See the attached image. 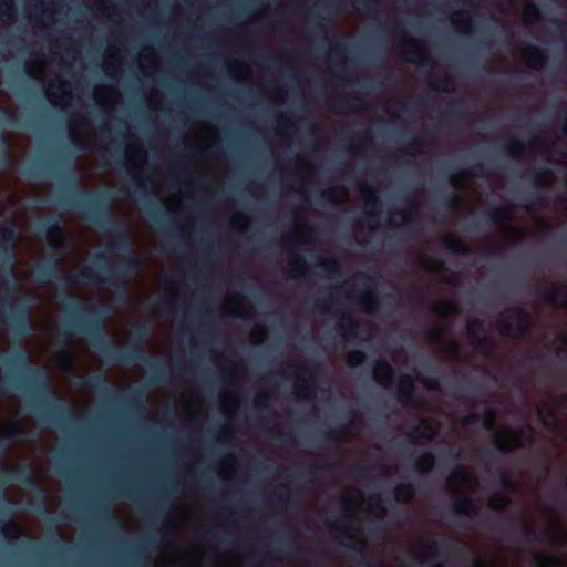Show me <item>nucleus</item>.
<instances>
[{"mask_svg": "<svg viewBox=\"0 0 567 567\" xmlns=\"http://www.w3.org/2000/svg\"><path fill=\"white\" fill-rule=\"evenodd\" d=\"M64 344V349L53 352L47 360L49 383L55 398L69 401L73 413L80 416L89 410L94 396L85 378L90 372L101 371L103 361L82 337L68 332Z\"/></svg>", "mask_w": 567, "mask_h": 567, "instance_id": "1", "label": "nucleus"}, {"mask_svg": "<svg viewBox=\"0 0 567 567\" xmlns=\"http://www.w3.org/2000/svg\"><path fill=\"white\" fill-rule=\"evenodd\" d=\"M39 194V186L25 185L12 171L0 174V247L12 246L17 252L25 251L31 259L44 256L40 238L28 235L29 218L21 200ZM9 286L0 280V302L2 293L9 295Z\"/></svg>", "mask_w": 567, "mask_h": 567, "instance_id": "2", "label": "nucleus"}, {"mask_svg": "<svg viewBox=\"0 0 567 567\" xmlns=\"http://www.w3.org/2000/svg\"><path fill=\"white\" fill-rule=\"evenodd\" d=\"M11 271L19 291L39 300V305L30 313V326L39 334L25 340L29 358L31 362L38 364L49 352L58 333L56 315L61 310V305L56 302L58 288L51 281L34 286L33 267L28 261L18 259Z\"/></svg>", "mask_w": 567, "mask_h": 567, "instance_id": "3", "label": "nucleus"}, {"mask_svg": "<svg viewBox=\"0 0 567 567\" xmlns=\"http://www.w3.org/2000/svg\"><path fill=\"white\" fill-rule=\"evenodd\" d=\"M89 226H81L72 236V250L56 259V270L62 275L70 296L83 301L95 300L102 306L113 301V291L105 286L103 277L94 272L84 261L87 257L86 246L91 236Z\"/></svg>", "mask_w": 567, "mask_h": 567, "instance_id": "4", "label": "nucleus"}, {"mask_svg": "<svg viewBox=\"0 0 567 567\" xmlns=\"http://www.w3.org/2000/svg\"><path fill=\"white\" fill-rule=\"evenodd\" d=\"M50 452L51 447L41 449L39 455H35L33 443H21L9 451V454L17 458L16 462L4 460L0 467L6 472H16L28 466L31 483L44 493L45 512L54 513L60 506L61 484L48 475Z\"/></svg>", "mask_w": 567, "mask_h": 567, "instance_id": "5", "label": "nucleus"}, {"mask_svg": "<svg viewBox=\"0 0 567 567\" xmlns=\"http://www.w3.org/2000/svg\"><path fill=\"white\" fill-rule=\"evenodd\" d=\"M293 175L299 181L298 186H285V195L291 192L298 194L305 206L292 209L293 228L281 236V246L285 249L293 245H308L315 240V228L306 223L310 195L308 186L313 182L316 167L308 156L298 154L293 162Z\"/></svg>", "mask_w": 567, "mask_h": 567, "instance_id": "6", "label": "nucleus"}, {"mask_svg": "<svg viewBox=\"0 0 567 567\" xmlns=\"http://www.w3.org/2000/svg\"><path fill=\"white\" fill-rule=\"evenodd\" d=\"M545 206L544 200L524 206L508 204L494 208L491 219L506 243L516 244L527 236V230L525 227L513 226L512 223L515 220L528 218L529 221L526 224L533 234H542L550 228L547 220L538 216L540 208Z\"/></svg>", "mask_w": 567, "mask_h": 567, "instance_id": "7", "label": "nucleus"}, {"mask_svg": "<svg viewBox=\"0 0 567 567\" xmlns=\"http://www.w3.org/2000/svg\"><path fill=\"white\" fill-rule=\"evenodd\" d=\"M220 140L218 127L207 121H194L185 132L183 143L186 148L196 151L202 157L196 163V172L200 175L217 177L228 172V166L220 154L210 155L207 152Z\"/></svg>", "mask_w": 567, "mask_h": 567, "instance_id": "8", "label": "nucleus"}, {"mask_svg": "<svg viewBox=\"0 0 567 567\" xmlns=\"http://www.w3.org/2000/svg\"><path fill=\"white\" fill-rule=\"evenodd\" d=\"M399 48L406 62L417 65L430 64L426 82L431 89L447 93L455 91L454 78L440 63L431 61L429 49L423 41L413 37H403L400 40Z\"/></svg>", "mask_w": 567, "mask_h": 567, "instance_id": "9", "label": "nucleus"}, {"mask_svg": "<svg viewBox=\"0 0 567 567\" xmlns=\"http://www.w3.org/2000/svg\"><path fill=\"white\" fill-rule=\"evenodd\" d=\"M125 166L136 185L146 189L147 184L151 192L155 196H159L163 190V175L154 172L152 175L145 177L144 171L148 164V152L140 140L127 142L124 148Z\"/></svg>", "mask_w": 567, "mask_h": 567, "instance_id": "10", "label": "nucleus"}, {"mask_svg": "<svg viewBox=\"0 0 567 567\" xmlns=\"http://www.w3.org/2000/svg\"><path fill=\"white\" fill-rule=\"evenodd\" d=\"M61 8L62 6L56 0H34L28 3V16L32 23L33 33L35 35L44 34L50 52L54 56L59 55L60 62H64V56L56 51L60 40L48 37L50 30L56 23V16L61 12Z\"/></svg>", "mask_w": 567, "mask_h": 567, "instance_id": "11", "label": "nucleus"}, {"mask_svg": "<svg viewBox=\"0 0 567 567\" xmlns=\"http://www.w3.org/2000/svg\"><path fill=\"white\" fill-rule=\"evenodd\" d=\"M474 176L468 169H463L450 176V184L458 192L449 200V208L455 214H473L482 202V195L476 189H471Z\"/></svg>", "mask_w": 567, "mask_h": 567, "instance_id": "12", "label": "nucleus"}, {"mask_svg": "<svg viewBox=\"0 0 567 567\" xmlns=\"http://www.w3.org/2000/svg\"><path fill=\"white\" fill-rule=\"evenodd\" d=\"M318 370L317 363L299 357L285 362L282 374L295 377L293 394L298 399L307 400L315 394V379Z\"/></svg>", "mask_w": 567, "mask_h": 567, "instance_id": "13", "label": "nucleus"}, {"mask_svg": "<svg viewBox=\"0 0 567 567\" xmlns=\"http://www.w3.org/2000/svg\"><path fill=\"white\" fill-rule=\"evenodd\" d=\"M110 210L122 223L127 224L133 237H146L150 235L151 227L138 213L136 203L130 193L124 197L113 198L110 204Z\"/></svg>", "mask_w": 567, "mask_h": 567, "instance_id": "14", "label": "nucleus"}, {"mask_svg": "<svg viewBox=\"0 0 567 567\" xmlns=\"http://www.w3.org/2000/svg\"><path fill=\"white\" fill-rule=\"evenodd\" d=\"M535 441L534 429L527 426L526 429H512L508 426H501L494 433L493 442L497 450L501 452H513L517 449L532 445Z\"/></svg>", "mask_w": 567, "mask_h": 567, "instance_id": "15", "label": "nucleus"}, {"mask_svg": "<svg viewBox=\"0 0 567 567\" xmlns=\"http://www.w3.org/2000/svg\"><path fill=\"white\" fill-rule=\"evenodd\" d=\"M530 323V316L524 310L509 308L498 316L496 329L504 337L520 338L529 330Z\"/></svg>", "mask_w": 567, "mask_h": 567, "instance_id": "16", "label": "nucleus"}, {"mask_svg": "<svg viewBox=\"0 0 567 567\" xmlns=\"http://www.w3.org/2000/svg\"><path fill=\"white\" fill-rule=\"evenodd\" d=\"M336 330L347 342L358 339L367 341L375 336L377 326L370 320L360 322L351 315L343 312L336 326Z\"/></svg>", "mask_w": 567, "mask_h": 567, "instance_id": "17", "label": "nucleus"}, {"mask_svg": "<svg viewBox=\"0 0 567 567\" xmlns=\"http://www.w3.org/2000/svg\"><path fill=\"white\" fill-rule=\"evenodd\" d=\"M69 136L72 143L83 150L96 146V130L85 114H73L68 122Z\"/></svg>", "mask_w": 567, "mask_h": 567, "instance_id": "18", "label": "nucleus"}, {"mask_svg": "<svg viewBox=\"0 0 567 567\" xmlns=\"http://www.w3.org/2000/svg\"><path fill=\"white\" fill-rule=\"evenodd\" d=\"M178 416L185 422L205 417V399L194 388L183 389L176 399Z\"/></svg>", "mask_w": 567, "mask_h": 567, "instance_id": "19", "label": "nucleus"}, {"mask_svg": "<svg viewBox=\"0 0 567 567\" xmlns=\"http://www.w3.org/2000/svg\"><path fill=\"white\" fill-rule=\"evenodd\" d=\"M329 530L333 537L347 547L353 548L360 553L364 551L368 543L360 526H353L349 523L333 520L329 523Z\"/></svg>", "mask_w": 567, "mask_h": 567, "instance_id": "20", "label": "nucleus"}, {"mask_svg": "<svg viewBox=\"0 0 567 567\" xmlns=\"http://www.w3.org/2000/svg\"><path fill=\"white\" fill-rule=\"evenodd\" d=\"M416 262L425 272L436 275L437 280L442 284L456 287L461 282L460 274L450 271L445 267V262L443 260L432 258L425 254H420L416 257Z\"/></svg>", "mask_w": 567, "mask_h": 567, "instance_id": "21", "label": "nucleus"}, {"mask_svg": "<svg viewBox=\"0 0 567 567\" xmlns=\"http://www.w3.org/2000/svg\"><path fill=\"white\" fill-rule=\"evenodd\" d=\"M449 329L444 324H433L425 331V338L429 343L436 344V351L447 354L451 359H456L460 346L454 339L446 338Z\"/></svg>", "mask_w": 567, "mask_h": 567, "instance_id": "22", "label": "nucleus"}, {"mask_svg": "<svg viewBox=\"0 0 567 567\" xmlns=\"http://www.w3.org/2000/svg\"><path fill=\"white\" fill-rule=\"evenodd\" d=\"M45 96L54 106L62 109L70 106L73 101L71 83L60 75H55L45 85Z\"/></svg>", "mask_w": 567, "mask_h": 567, "instance_id": "23", "label": "nucleus"}, {"mask_svg": "<svg viewBox=\"0 0 567 567\" xmlns=\"http://www.w3.org/2000/svg\"><path fill=\"white\" fill-rule=\"evenodd\" d=\"M512 56L515 62L535 71L543 70L547 63L545 51L530 44L513 48Z\"/></svg>", "mask_w": 567, "mask_h": 567, "instance_id": "24", "label": "nucleus"}, {"mask_svg": "<svg viewBox=\"0 0 567 567\" xmlns=\"http://www.w3.org/2000/svg\"><path fill=\"white\" fill-rule=\"evenodd\" d=\"M477 486V477L464 466L453 470L446 478V488L451 494L473 493Z\"/></svg>", "mask_w": 567, "mask_h": 567, "instance_id": "25", "label": "nucleus"}, {"mask_svg": "<svg viewBox=\"0 0 567 567\" xmlns=\"http://www.w3.org/2000/svg\"><path fill=\"white\" fill-rule=\"evenodd\" d=\"M540 516L545 522V536L555 544H564L567 540V530L563 526L560 515L554 507L544 506Z\"/></svg>", "mask_w": 567, "mask_h": 567, "instance_id": "26", "label": "nucleus"}, {"mask_svg": "<svg viewBox=\"0 0 567 567\" xmlns=\"http://www.w3.org/2000/svg\"><path fill=\"white\" fill-rule=\"evenodd\" d=\"M92 96L96 105L106 114H112L123 102L121 91L110 84H96Z\"/></svg>", "mask_w": 567, "mask_h": 567, "instance_id": "27", "label": "nucleus"}, {"mask_svg": "<svg viewBox=\"0 0 567 567\" xmlns=\"http://www.w3.org/2000/svg\"><path fill=\"white\" fill-rule=\"evenodd\" d=\"M220 312L224 316L249 319L254 316V306L240 293H228L220 303Z\"/></svg>", "mask_w": 567, "mask_h": 567, "instance_id": "28", "label": "nucleus"}, {"mask_svg": "<svg viewBox=\"0 0 567 567\" xmlns=\"http://www.w3.org/2000/svg\"><path fill=\"white\" fill-rule=\"evenodd\" d=\"M3 143L7 146L6 154L11 166L24 157L28 148L30 147L31 140L29 136L11 131H6L2 134Z\"/></svg>", "mask_w": 567, "mask_h": 567, "instance_id": "29", "label": "nucleus"}, {"mask_svg": "<svg viewBox=\"0 0 567 567\" xmlns=\"http://www.w3.org/2000/svg\"><path fill=\"white\" fill-rule=\"evenodd\" d=\"M358 188L362 196L365 214L368 215V233L370 234L379 227V223L375 218L381 213L380 199L374 188L367 183L360 182Z\"/></svg>", "mask_w": 567, "mask_h": 567, "instance_id": "30", "label": "nucleus"}, {"mask_svg": "<svg viewBox=\"0 0 567 567\" xmlns=\"http://www.w3.org/2000/svg\"><path fill=\"white\" fill-rule=\"evenodd\" d=\"M365 503L364 494L354 486H346L341 493V509L347 519L353 517L362 509Z\"/></svg>", "mask_w": 567, "mask_h": 567, "instance_id": "31", "label": "nucleus"}, {"mask_svg": "<svg viewBox=\"0 0 567 567\" xmlns=\"http://www.w3.org/2000/svg\"><path fill=\"white\" fill-rule=\"evenodd\" d=\"M192 515L193 511L188 504H172L164 524V530L171 533L185 527L189 523Z\"/></svg>", "mask_w": 567, "mask_h": 567, "instance_id": "32", "label": "nucleus"}, {"mask_svg": "<svg viewBox=\"0 0 567 567\" xmlns=\"http://www.w3.org/2000/svg\"><path fill=\"white\" fill-rule=\"evenodd\" d=\"M363 425L362 414L354 410L350 412L348 423L341 427L330 430L329 436L337 442H350L359 435Z\"/></svg>", "mask_w": 567, "mask_h": 567, "instance_id": "33", "label": "nucleus"}, {"mask_svg": "<svg viewBox=\"0 0 567 567\" xmlns=\"http://www.w3.org/2000/svg\"><path fill=\"white\" fill-rule=\"evenodd\" d=\"M124 56L116 44H107L102 59V70L111 79H117L122 74Z\"/></svg>", "mask_w": 567, "mask_h": 567, "instance_id": "34", "label": "nucleus"}, {"mask_svg": "<svg viewBox=\"0 0 567 567\" xmlns=\"http://www.w3.org/2000/svg\"><path fill=\"white\" fill-rule=\"evenodd\" d=\"M140 71L145 78L154 76L161 69V59L152 45H143L136 56Z\"/></svg>", "mask_w": 567, "mask_h": 567, "instance_id": "35", "label": "nucleus"}, {"mask_svg": "<svg viewBox=\"0 0 567 567\" xmlns=\"http://www.w3.org/2000/svg\"><path fill=\"white\" fill-rule=\"evenodd\" d=\"M439 430L440 423L437 421L422 419L409 433V437L414 444H425L437 434Z\"/></svg>", "mask_w": 567, "mask_h": 567, "instance_id": "36", "label": "nucleus"}, {"mask_svg": "<svg viewBox=\"0 0 567 567\" xmlns=\"http://www.w3.org/2000/svg\"><path fill=\"white\" fill-rule=\"evenodd\" d=\"M206 550L200 544H192L184 549L178 548L177 564L182 567H200Z\"/></svg>", "mask_w": 567, "mask_h": 567, "instance_id": "37", "label": "nucleus"}, {"mask_svg": "<svg viewBox=\"0 0 567 567\" xmlns=\"http://www.w3.org/2000/svg\"><path fill=\"white\" fill-rule=\"evenodd\" d=\"M409 553L415 560L424 563L437 555V545L430 538H421L409 546Z\"/></svg>", "mask_w": 567, "mask_h": 567, "instance_id": "38", "label": "nucleus"}, {"mask_svg": "<svg viewBox=\"0 0 567 567\" xmlns=\"http://www.w3.org/2000/svg\"><path fill=\"white\" fill-rule=\"evenodd\" d=\"M144 371L137 367L133 370H113L109 369L105 373V378L111 383L115 384L120 389H127L134 381V378L143 377Z\"/></svg>", "mask_w": 567, "mask_h": 567, "instance_id": "39", "label": "nucleus"}, {"mask_svg": "<svg viewBox=\"0 0 567 567\" xmlns=\"http://www.w3.org/2000/svg\"><path fill=\"white\" fill-rule=\"evenodd\" d=\"M219 410L220 413L226 419H233L236 416L239 408H240V398L239 395L231 390H221L218 396Z\"/></svg>", "mask_w": 567, "mask_h": 567, "instance_id": "40", "label": "nucleus"}, {"mask_svg": "<svg viewBox=\"0 0 567 567\" xmlns=\"http://www.w3.org/2000/svg\"><path fill=\"white\" fill-rule=\"evenodd\" d=\"M414 380L410 374H402L398 383V399L403 405L411 404L413 408L421 409L420 401H413Z\"/></svg>", "mask_w": 567, "mask_h": 567, "instance_id": "41", "label": "nucleus"}, {"mask_svg": "<svg viewBox=\"0 0 567 567\" xmlns=\"http://www.w3.org/2000/svg\"><path fill=\"white\" fill-rule=\"evenodd\" d=\"M420 213V207L415 203L409 204L402 209H393L389 212V224L393 227H401L414 220Z\"/></svg>", "mask_w": 567, "mask_h": 567, "instance_id": "42", "label": "nucleus"}, {"mask_svg": "<svg viewBox=\"0 0 567 567\" xmlns=\"http://www.w3.org/2000/svg\"><path fill=\"white\" fill-rule=\"evenodd\" d=\"M374 150V140L370 132H365L351 141L348 153L351 157L367 156Z\"/></svg>", "mask_w": 567, "mask_h": 567, "instance_id": "43", "label": "nucleus"}, {"mask_svg": "<svg viewBox=\"0 0 567 567\" xmlns=\"http://www.w3.org/2000/svg\"><path fill=\"white\" fill-rule=\"evenodd\" d=\"M104 327L114 344L122 347L128 343L131 332L124 324L118 322L117 319L109 318L105 320Z\"/></svg>", "mask_w": 567, "mask_h": 567, "instance_id": "44", "label": "nucleus"}, {"mask_svg": "<svg viewBox=\"0 0 567 567\" xmlns=\"http://www.w3.org/2000/svg\"><path fill=\"white\" fill-rule=\"evenodd\" d=\"M435 148L436 144L434 141L414 138L411 143H409L401 150L402 154L399 155L398 157L406 155L415 158L421 155L432 154L435 151Z\"/></svg>", "mask_w": 567, "mask_h": 567, "instance_id": "45", "label": "nucleus"}, {"mask_svg": "<svg viewBox=\"0 0 567 567\" xmlns=\"http://www.w3.org/2000/svg\"><path fill=\"white\" fill-rule=\"evenodd\" d=\"M220 372L229 384H235L247 378V367L243 361H228L220 367Z\"/></svg>", "mask_w": 567, "mask_h": 567, "instance_id": "46", "label": "nucleus"}, {"mask_svg": "<svg viewBox=\"0 0 567 567\" xmlns=\"http://www.w3.org/2000/svg\"><path fill=\"white\" fill-rule=\"evenodd\" d=\"M237 467V457L233 453H227L219 458L216 472L221 481L230 482L236 476Z\"/></svg>", "mask_w": 567, "mask_h": 567, "instance_id": "47", "label": "nucleus"}, {"mask_svg": "<svg viewBox=\"0 0 567 567\" xmlns=\"http://www.w3.org/2000/svg\"><path fill=\"white\" fill-rule=\"evenodd\" d=\"M546 302L554 307H567V284H553L544 290Z\"/></svg>", "mask_w": 567, "mask_h": 567, "instance_id": "48", "label": "nucleus"}, {"mask_svg": "<svg viewBox=\"0 0 567 567\" xmlns=\"http://www.w3.org/2000/svg\"><path fill=\"white\" fill-rule=\"evenodd\" d=\"M482 332V322L474 318L470 319L466 324V334L468 343L481 351H486L488 347V341L486 338L481 336Z\"/></svg>", "mask_w": 567, "mask_h": 567, "instance_id": "49", "label": "nucleus"}, {"mask_svg": "<svg viewBox=\"0 0 567 567\" xmlns=\"http://www.w3.org/2000/svg\"><path fill=\"white\" fill-rule=\"evenodd\" d=\"M347 298L354 300L359 308L368 315L378 310L379 301L373 290L368 289L358 296H353L352 291H347Z\"/></svg>", "mask_w": 567, "mask_h": 567, "instance_id": "50", "label": "nucleus"}, {"mask_svg": "<svg viewBox=\"0 0 567 567\" xmlns=\"http://www.w3.org/2000/svg\"><path fill=\"white\" fill-rule=\"evenodd\" d=\"M177 554L178 548L171 540L165 539L154 560L153 567H171L177 564Z\"/></svg>", "mask_w": 567, "mask_h": 567, "instance_id": "51", "label": "nucleus"}, {"mask_svg": "<svg viewBox=\"0 0 567 567\" xmlns=\"http://www.w3.org/2000/svg\"><path fill=\"white\" fill-rule=\"evenodd\" d=\"M113 515L120 520L121 527L127 532L136 530L140 523L131 513V508L125 503H118L113 508Z\"/></svg>", "mask_w": 567, "mask_h": 567, "instance_id": "52", "label": "nucleus"}, {"mask_svg": "<svg viewBox=\"0 0 567 567\" xmlns=\"http://www.w3.org/2000/svg\"><path fill=\"white\" fill-rule=\"evenodd\" d=\"M226 68L229 75L238 82H245L250 80L252 76V69L246 62L238 59H228L226 61Z\"/></svg>", "mask_w": 567, "mask_h": 567, "instance_id": "53", "label": "nucleus"}, {"mask_svg": "<svg viewBox=\"0 0 567 567\" xmlns=\"http://www.w3.org/2000/svg\"><path fill=\"white\" fill-rule=\"evenodd\" d=\"M91 9H95L99 14L112 22H117L120 11L112 0H86Z\"/></svg>", "mask_w": 567, "mask_h": 567, "instance_id": "54", "label": "nucleus"}, {"mask_svg": "<svg viewBox=\"0 0 567 567\" xmlns=\"http://www.w3.org/2000/svg\"><path fill=\"white\" fill-rule=\"evenodd\" d=\"M373 379L383 388H390L393 382V368L384 360H377L373 365Z\"/></svg>", "mask_w": 567, "mask_h": 567, "instance_id": "55", "label": "nucleus"}, {"mask_svg": "<svg viewBox=\"0 0 567 567\" xmlns=\"http://www.w3.org/2000/svg\"><path fill=\"white\" fill-rule=\"evenodd\" d=\"M275 133L277 136L290 143L296 133V124L290 116L284 112H279L276 115Z\"/></svg>", "mask_w": 567, "mask_h": 567, "instance_id": "56", "label": "nucleus"}, {"mask_svg": "<svg viewBox=\"0 0 567 567\" xmlns=\"http://www.w3.org/2000/svg\"><path fill=\"white\" fill-rule=\"evenodd\" d=\"M285 271L291 278L300 279L308 274L309 267L301 256H299L296 252H290L288 256V261Z\"/></svg>", "mask_w": 567, "mask_h": 567, "instance_id": "57", "label": "nucleus"}, {"mask_svg": "<svg viewBox=\"0 0 567 567\" xmlns=\"http://www.w3.org/2000/svg\"><path fill=\"white\" fill-rule=\"evenodd\" d=\"M43 51V49H41ZM48 66V62L45 59L44 52H41L40 56H35L34 59H29L24 63V69L27 74L37 80L42 82L44 80L45 70Z\"/></svg>", "mask_w": 567, "mask_h": 567, "instance_id": "58", "label": "nucleus"}, {"mask_svg": "<svg viewBox=\"0 0 567 567\" xmlns=\"http://www.w3.org/2000/svg\"><path fill=\"white\" fill-rule=\"evenodd\" d=\"M343 102L346 113H353L359 116L368 115L372 109L371 103L359 95L346 96Z\"/></svg>", "mask_w": 567, "mask_h": 567, "instance_id": "59", "label": "nucleus"}, {"mask_svg": "<svg viewBox=\"0 0 567 567\" xmlns=\"http://www.w3.org/2000/svg\"><path fill=\"white\" fill-rule=\"evenodd\" d=\"M451 23L456 32L462 34H471L473 31V21L468 11L457 10L452 12L450 17Z\"/></svg>", "mask_w": 567, "mask_h": 567, "instance_id": "60", "label": "nucleus"}, {"mask_svg": "<svg viewBox=\"0 0 567 567\" xmlns=\"http://www.w3.org/2000/svg\"><path fill=\"white\" fill-rule=\"evenodd\" d=\"M75 166L81 175L80 179L83 187H87L94 183L93 171L95 168V164L93 162L87 157L82 156L78 157Z\"/></svg>", "mask_w": 567, "mask_h": 567, "instance_id": "61", "label": "nucleus"}, {"mask_svg": "<svg viewBox=\"0 0 567 567\" xmlns=\"http://www.w3.org/2000/svg\"><path fill=\"white\" fill-rule=\"evenodd\" d=\"M538 417L543 424L550 431H555L557 427V415L550 403H539L536 408Z\"/></svg>", "mask_w": 567, "mask_h": 567, "instance_id": "62", "label": "nucleus"}, {"mask_svg": "<svg viewBox=\"0 0 567 567\" xmlns=\"http://www.w3.org/2000/svg\"><path fill=\"white\" fill-rule=\"evenodd\" d=\"M241 555L231 550H226L218 554L213 560V567H241Z\"/></svg>", "mask_w": 567, "mask_h": 567, "instance_id": "63", "label": "nucleus"}, {"mask_svg": "<svg viewBox=\"0 0 567 567\" xmlns=\"http://www.w3.org/2000/svg\"><path fill=\"white\" fill-rule=\"evenodd\" d=\"M507 565V549L506 548H497L491 556L489 560H485L482 558H475L473 561V567H497V566H506Z\"/></svg>", "mask_w": 567, "mask_h": 567, "instance_id": "64", "label": "nucleus"}]
</instances>
